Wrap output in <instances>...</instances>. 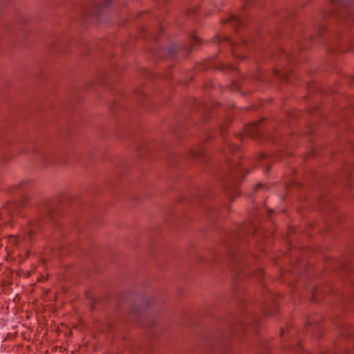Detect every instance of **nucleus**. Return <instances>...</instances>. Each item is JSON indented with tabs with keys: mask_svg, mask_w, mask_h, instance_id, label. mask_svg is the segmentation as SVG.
Instances as JSON below:
<instances>
[{
	"mask_svg": "<svg viewBox=\"0 0 354 354\" xmlns=\"http://www.w3.org/2000/svg\"><path fill=\"white\" fill-rule=\"evenodd\" d=\"M190 38H191V41H192V43L193 45L200 43V39L198 37H197V36L194 33H192L191 35Z\"/></svg>",
	"mask_w": 354,
	"mask_h": 354,
	"instance_id": "20",
	"label": "nucleus"
},
{
	"mask_svg": "<svg viewBox=\"0 0 354 354\" xmlns=\"http://www.w3.org/2000/svg\"><path fill=\"white\" fill-rule=\"evenodd\" d=\"M195 12H196V10H193V12H191V10H188V14H189V15H192V14H194Z\"/></svg>",
	"mask_w": 354,
	"mask_h": 354,
	"instance_id": "27",
	"label": "nucleus"
},
{
	"mask_svg": "<svg viewBox=\"0 0 354 354\" xmlns=\"http://www.w3.org/2000/svg\"><path fill=\"white\" fill-rule=\"evenodd\" d=\"M205 151L203 147H201L196 149H191L189 156L190 158H203L205 156Z\"/></svg>",
	"mask_w": 354,
	"mask_h": 354,
	"instance_id": "12",
	"label": "nucleus"
},
{
	"mask_svg": "<svg viewBox=\"0 0 354 354\" xmlns=\"http://www.w3.org/2000/svg\"><path fill=\"white\" fill-rule=\"evenodd\" d=\"M46 214L48 217H50L52 219H54L58 214V212L57 209H53V207H50L46 210Z\"/></svg>",
	"mask_w": 354,
	"mask_h": 354,
	"instance_id": "15",
	"label": "nucleus"
},
{
	"mask_svg": "<svg viewBox=\"0 0 354 354\" xmlns=\"http://www.w3.org/2000/svg\"><path fill=\"white\" fill-rule=\"evenodd\" d=\"M267 185L266 184H263L261 183H257L255 186H254V192H257L258 189H259L261 187H266Z\"/></svg>",
	"mask_w": 354,
	"mask_h": 354,
	"instance_id": "22",
	"label": "nucleus"
},
{
	"mask_svg": "<svg viewBox=\"0 0 354 354\" xmlns=\"http://www.w3.org/2000/svg\"><path fill=\"white\" fill-rule=\"evenodd\" d=\"M265 118L248 124L245 127V133L247 136L256 139H261L263 138V129Z\"/></svg>",
	"mask_w": 354,
	"mask_h": 354,
	"instance_id": "5",
	"label": "nucleus"
},
{
	"mask_svg": "<svg viewBox=\"0 0 354 354\" xmlns=\"http://www.w3.org/2000/svg\"><path fill=\"white\" fill-rule=\"evenodd\" d=\"M324 31H325V27L324 26H320L317 35L313 37L311 39H315V37H321L322 35L324 32Z\"/></svg>",
	"mask_w": 354,
	"mask_h": 354,
	"instance_id": "21",
	"label": "nucleus"
},
{
	"mask_svg": "<svg viewBox=\"0 0 354 354\" xmlns=\"http://www.w3.org/2000/svg\"><path fill=\"white\" fill-rule=\"evenodd\" d=\"M221 22L222 24H230L232 26L234 27V29L236 30H239V28L241 26L243 23L242 20L239 17L234 15H232L229 18L225 20H222Z\"/></svg>",
	"mask_w": 354,
	"mask_h": 354,
	"instance_id": "9",
	"label": "nucleus"
},
{
	"mask_svg": "<svg viewBox=\"0 0 354 354\" xmlns=\"http://www.w3.org/2000/svg\"><path fill=\"white\" fill-rule=\"evenodd\" d=\"M248 328H251L254 332L258 333V324L256 321H252L251 323L250 317H245L241 321H239L234 326H231L232 333L236 334L239 332L245 333Z\"/></svg>",
	"mask_w": 354,
	"mask_h": 354,
	"instance_id": "7",
	"label": "nucleus"
},
{
	"mask_svg": "<svg viewBox=\"0 0 354 354\" xmlns=\"http://www.w3.org/2000/svg\"><path fill=\"white\" fill-rule=\"evenodd\" d=\"M286 330H289V328H288V326H287V327H286Z\"/></svg>",
	"mask_w": 354,
	"mask_h": 354,
	"instance_id": "37",
	"label": "nucleus"
},
{
	"mask_svg": "<svg viewBox=\"0 0 354 354\" xmlns=\"http://www.w3.org/2000/svg\"><path fill=\"white\" fill-rule=\"evenodd\" d=\"M247 44H248V41L244 40V41H243V43H242V45H243V46H246V45H247Z\"/></svg>",
	"mask_w": 354,
	"mask_h": 354,
	"instance_id": "26",
	"label": "nucleus"
},
{
	"mask_svg": "<svg viewBox=\"0 0 354 354\" xmlns=\"http://www.w3.org/2000/svg\"><path fill=\"white\" fill-rule=\"evenodd\" d=\"M259 234V229L257 225L253 222L248 221L240 226L237 233L230 234L229 238L224 241L223 243L228 250L229 257L232 261V263H233V269L236 272L232 286L234 290L236 292L239 291L237 283L241 277V274L239 272V268L236 266H240L243 267L248 263L244 252L241 248V245L248 242L250 236H254Z\"/></svg>",
	"mask_w": 354,
	"mask_h": 354,
	"instance_id": "1",
	"label": "nucleus"
},
{
	"mask_svg": "<svg viewBox=\"0 0 354 354\" xmlns=\"http://www.w3.org/2000/svg\"><path fill=\"white\" fill-rule=\"evenodd\" d=\"M238 138L242 139V136L241 135H238Z\"/></svg>",
	"mask_w": 354,
	"mask_h": 354,
	"instance_id": "33",
	"label": "nucleus"
},
{
	"mask_svg": "<svg viewBox=\"0 0 354 354\" xmlns=\"http://www.w3.org/2000/svg\"><path fill=\"white\" fill-rule=\"evenodd\" d=\"M320 292H322V293H325V292L323 290H321Z\"/></svg>",
	"mask_w": 354,
	"mask_h": 354,
	"instance_id": "34",
	"label": "nucleus"
},
{
	"mask_svg": "<svg viewBox=\"0 0 354 354\" xmlns=\"http://www.w3.org/2000/svg\"><path fill=\"white\" fill-rule=\"evenodd\" d=\"M248 6V3H245L243 5V8H246Z\"/></svg>",
	"mask_w": 354,
	"mask_h": 354,
	"instance_id": "31",
	"label": "nucleus"
},
{
	"mask_svg": "<svg viewBox=\"0 0 354 354\" xmlns=\"http://www.w3.org/2000/svg\"><path fill=\"white\" fill-rule=\"evenodd\" d=\"M227 126H226V127H225V126H223V127H221V132H222V133H223V132H224V131H225V129H227Z\"/></svg>",
	"mask_w": 354,
	"mask_h": 354,
	"instance_id": "25",
	"label": "nucleus"
},
{
	"mask_svg": "<svg viewBox=\"0 0 354 354\" xmlns=\"http://www.w3.org/2000/svg\"><path fill=\"white\" fill-rule=\"evenodd\" d=\"M316 316L318 317L315 320H313L310 318H308L306 323V326H312L314 328H319L318 321H319V319H320L321 317H320V315H316Z\"/></svg>",
	"mask_w": 354,
	"mask_h": 354,
	"instance_id": "14",
	"label": "nucleus"
},
{
	"mask_svg": "<svg viewBox=\"0 0 354 354\" xmlns=\"http://www.w3.org/2000/svg\"><path fill=\"white\" fill-rule=\"evenodd\" d=\"M282 54H283V56L286 57V59H287V60L288 62L290 61V56L286 52H284L283 50H282Z\"/></svg>",
	"mask_w": 354,
	"mask_h": 354,
	"instance_id": "23",
	"label": "nucleus"
},
{
	"mask_svg": "<svg viewBox=\"0 0 354 354\" xmlns=\"http://www.w3.org/2000/svg\"><path fill=\"white\" fill-rule=\"evenodd\" d=\"M283 333H284V330H283V328H281V333H280V336H281L283 334Z\"/></svg>",
	"mask_w": 354,
	"mask_h": 354,
	"instance_id": "29",
	"label": "nucleus"
},
{
	"mask_svg": "<svg viewBox=\"0 0 354 354\" xmlns=\"http://www.w3.org/2000/svg\"><path fill=\"white\" fill-rule=\"evenodd\" d=\"M170 50H171V52H173V50H173V48H170Z\"/></svg>",
	"mask_w": 354,
	"mask_h": 354,
	"instance_id": "35",
	"label": "nucleus"
},
{
	"mask_svg": "<svg viewBox=\"0 0 354 354\" xmlns=\"http://www.w3.org/2000/svg\"><path fill=\"white\" fill-rule=\"evenodd\" d=\"M254 277H257L258 280H261L263 277V271L262 269H259L257 270L254 273Z\"/></svg>",
	"mask_w": 354,
	"mask_h": 354,
	"instance_id": "18",
	"label": "nucleus"
},
{
	"mask_svg": "<svg viewBox=\"0 0 354 354\" xmlns=\"http://www.w3.org/2000/svg\"><path fill=\"white\" fill-rule=\"evenodd\" d=\"M218 69L223 71V72H232L236 70V68L230 64H221L218 66Z\"/></svg>",
	"mask_w": 354,
	"mask_h": 354,
	"instance_id": "13",
	"label": "nucleus"
},
{
	"mask_svg": "<svg viewBox=\"0 0 354 354\" xmlns=\"http://www.w3.org/2000/svg\"><path fill=\"white\" fill-rule=\"evenodd\" d=\"M111 1L112 0H103L102 3L96 6L95 10L94 11H89L88 14L93 17L99 15L102 8L108 7L110 5Z\"/></svg>",
	"mask_w": 354,
	"mask_h": 354,
	"instance_id": "10",
	"label": "nucleus"
},
{
	"mask_svg": "<svg viewBox=\"0 0 354 354\" xmlns=\"http://www.w3.org/2000/svg\"><path fill=\"white\" fill-rule=\"evenodd\" d=\"M266 153H261L259 154V158H260L261 160L266 158Z\"/></svg>",
	"mask_w": 354,
	"mask_h": 354,
	"instance_id": "24",
	"label": "nucleus"
},
{
	"mask_svg": "<svg viewBox=\"0 0 354 354\" xmlns=\"http://www.w3.org/2000/svg\"><path fill=\"white\" fill-rule=\"evenodd\" d=\"M274 75L279 77L281 81L288 82L289 81V76L290 75V71L284 69L283 71L274 70Z\"/></svg>",
	"mask_w": 354,
	"mask_h": 354,
	"instance_id": "11",
	"label": "nucleus"
},
{
	"mask_svg": "<svg viewBox=\"0 0 354 354\" xmlns=\"http://www.w3.org/2000/svg\"><path fill=\"white\" fill-rule=\"evenodd\" d=\"M41 228V223L39 220H35L30 223V225L28 227L26 230V240H30L32 237L37 234L38 231H39Z\"/></svg>",
	"mask_w": 354,
	"mask_h": 354,
	"instance_id": "8",
	"label": "nucleus"
},
{
	"mask_svg": "<svg viewBox=\"0 0 354 354\" xmlns=\"http://www.w3.org/2000/svg\"><path fill=\"white\" fill-rule=\"evenodd\" d=\"M319 292V290L317 288H315L313 290L312 297H311V299H310L311 301H313V302H317V297L318 296Z\"/></svg>",
	"mask_w": 354,
	"mask_h": 354,
	"instance_id": "16",
	"label": "nucleus"
},
{
	"mask_svg": "<svg viewBox=\"0 0 354 354\" xmlns=\"http://www.w3.org/2000/svg\"><path fill=\"white\" fill-rule=\"evenodd\" d=\"M348 41V36L337 33L335 38L327 44L326 49L328 52L333 53H354V40L351 41L349 44H346Z\"/></svg>",
	"mask_w": 354,
	"mask_h": 354,
	"instance_id": "3",
	"label": "nucleus"
},
{
	"mask_svg": "<svg viewBox=\"0 0 354 354\" xmlns=\"http://www.w3.org/2000/svg\"><path fill=\"white\" fill-rule=\"evenodd\" d=\"M351 82H354V75L351 77Z\"/></svg>",
	"mask_w": 354,
	"mask_h": 354,
	"instance_id": "32",
	"label": "nucleus"
},
{
	"mask_svg": "<svg viewBox=\"0 0 354 354\" xmlns=\"http://www.w3.org/2000/svg\"><path fill=\"white\" fill-rule=\"evenodd\" d=\"M140 310L137 308H132L129 313V317L138 316L140 314Z\"/></svg>",
	"mask_w": 354,
	"mask_h": 354,
	"instance_id": "19",
	"label": "nucleus"
},
{
	"mask_svg": "<svg viewBox=\"0 0 354 354\" xmlns=\"http://www.w3.org/2000/svg\"><path fill=\"white\" fill-rule=\"evenodd\" d=\"M241 169L230 170L224 178V188L231 198L239 195V186Z\"/></svg>",
	"mask_w": 354,
	"mask_h": 354,
	"instance_id": "4",
	"label": "nucleus"
},
{
	"mask_svg": "<svg viewBox=\"0 0 354 354\" xmlns=\"http://www.w3.org/2000/svg\"><path fill=\"white\" fill-rule=\"evenodd\" d=\"M279 297H276L272 298L270 292L268 291L264 293L263 302L262 306V310L266 315H274L277 312L278 306L277 302Z\"/></svg>",
	"mask_w": 354,
	"mask_h": 354,
	"instance_id": "6",
	"label": "nucleus"
},
{
	"mask_svg": "<svg viewBox=\"0 0 354 354\" xmlns=\"http://www.w3.org/2000/svg\"><path fill=\"white\" fill-rule=\"evenodd\" d=\"M239 149V147L238 145L234 144H229L228 145V150L230 153H236Z\"/></svg>",
	"mask_w": 354,
	"mask_h": 354,
	"instance_id": "17",
	"label": "nucleus"
},
{
	"mask_svg": "<svg viewBox=\"0 0 354 354\" xmlns=\"http://www.w3.org/2000/svg\"><path fill=\"white\" fill-rule=\"evenodd\" d=\"M233 84L234 85L235 88H238L239 87L237 83H234Z\"/></svg>",
	"mask_w": 354,
	"mask_h": 354,
	"instance_id": "28",
	"label": "nucleus"
},
{
	"mask_svg": "<svg viewBox=\"0 0 354 354\" xmlns=\"http://www.w3.org/2000/svg\"><path fill=\"white\" fill-rule=\"evenodd\" d=\"M270 169V167H268L266 169V174H268V173L269 172Z\"/></svg>",
	"mask_w": 354,
	"mask_h": 354,
	"instance_id": "30",
	"label": "nucleus"
},
{
	"mask_svg": "<svg viewBox=\"0 0 354 354\" xmlns=\"http://www.w3.org/2000/svg\"><path fill=\"white\" fill-rule=\"evenodd\" d=\"M332 11L324 13V17L335 14L342 17L346 23H354V6L353 2H346L344 0H330Z\"/></svg>",
	"mask_w": 354,
	"mask_h": 354,
	"instance_id": "2",
	"label": "nucleus"
},
{
	"mask_svg": "<svg viewBox=\"0 0 354 354\" xmlns=\"http://www.w3.org/2000/svg\"><path fill=\"white\" fill-rule=\"evenodd\" d=\"M232 54L234 56H236L234 51H232Z\"/></svg>",
	"mask_w": 354,
	"mask_h": 354,
	"instance_id": "36",
	"label": "nucleus"
}]
</instances>
